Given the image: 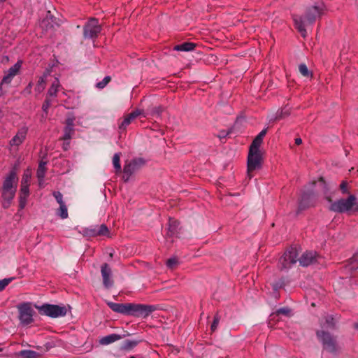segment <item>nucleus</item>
Instances as JSON below:
<instances>
[{
  "instance_id": "nucleus-1",
  "label": "nucleus",
  "mask_w": 358,
  "mask_h": 358,
  "mask_svg": "<svg viewBox=\"0 0 358 358\" xmlns=\"http://www.w3.org/2000/svg\"><path fill=\"white\" fill-rule=\"evenodd\" d=\"M324 4L319 2L308 7L303 15L293 16L295 27L303 37L306 36L307 29L324 14Z\"/></svg>"
},
{
  "instance_id": "nucleus-2",
  "label": "nucleus",
  "mask_w": 358,
  "mask_h": 358,
  "mask_svg": "<svg viewBox=\"0 0 358 358\" xmlns=\"http://www.w3.org/2000/svg\"><path fill=\"white\" fill-rule=\"evenodd\" d=\"M107 304L113 311L124 315H147L151 311L150 308L143 305L113 302H107Z\"/></svg>"
},
{
  "instance_id": "nucleus-3",
  "label": "nucleus",
  "mask_w": 358,
  "mask_h": 358,
  "mask_svg": "<svg viewBox=\"0 0 358 358\" xmlns=\"http://www.w3.org/2000/svg\"><path fill=\"white\" fill-rule=\"evenodd\" d=\"M17 184V177L15 171H11L6 178L2 189V196L3 199V206L5 208L9 207L11 201L13 199L16 187Z\"/></svg>"
},
{
  "instance_id": "nucleus-4",
  "label": "nucleus",
  "mask_w": 358,
  "mask_h": 358,
  "mask_svg": "<svg viewBox=\"0 0 358 358\" xmlns=\"http://www.w3.org/2000/svg\"><path fill=\"white\" fill-rule=\"evenodd\" d=\"M260 148L250 145L248 156L247 173L249 178H252V172L262 168L263 157Z\"/></svg>"
},
{
  "instance_id": "nucleus-5",
  "label": "nucleus",
  "mask_w": 358,
  "mask_h": 358,
  "mask_svg": "<svg viewBox=\"0 0 358 358\" xmlns=\"http://www.w3.org/2000/svg\"><path fill=\"white\" fill-rule=\"evenodd\" d=\"M329 208L336 213L358 211V199L350 194L347 199H341L333 202Z\"/></svg>"
},
{
  "instance_id": "nucleus-6",
  "label": "nucleus",
  "mask_w": 358,
  "mask_h": 358,
  "mask_svg": "<svg viewBox=\"0 0 358 358\" xmlns=\"http://www.w3.org/2000/svg\"><path fill=\"white\" fill-rule=\"evenodd\" d=\"M42 314L51 317H63L67 313V308L64 306L45 304L37 306Z\"/></svg>"
},
{
  "instance_id": "nucleus-7",
  "label": "nucleus",
  "mask_w": 358,
  "mask_h": 358,
  "mask_svg": "<svg viewBox=\"0 0 358 358\" xmlns=\"http://www.w3.org/2000/svg\"><path fill=\"white\" fill-rule=\"evenodd\" d=\"M298 255V251L296 248H292L287 250L279 259V268L281 270L289 268L292 265L296 263Z\"/></svg>"
},
{
  "instance_id": "nucleus-8",
  "label": "nucleus",
  "mask_w": 358,
  "mask_h": 358,
  "mask_svg": "<svg viewBox=\"0 0 358 358\" xmlns=\"http://www.w3.org/2000/svg\"><path fill=\"white\" fill-rule=\"evenodd\" d=\"M317 336L322 342L325 350L329 352H335L337 350L335 339L325 331H318Z\"/></svg>"
},
{
  "instance_id": "nucleus-9",
  "label": "nucleus",
  "mask_w": 358,
  "mask_h": 358,
  "mask_svg": "<svg viewBox=\"0 0 358 358\" xmlns=\"http://www.w3.org/2000/svg\"><path fill=\"white\" fill-rule=\"evenodd\" d=\"M101 31V26L96 19H91L84 27V36L85 38L96 37Z\"/></svg>"
},
{
  "instance_id": "nucleus-10",
  "label": "nucleus",
  "mask_w": 358,
  "mask_h": 358,
  "mask_svg": "<svg viewBox=\"0 0 358 358\" xmlns=\"http://www.w3.org/2000/svg\"><path fill=\"white\" fill-rule=\"evenodd\" d=\"M20 320L22 323L28 324L32 322L33 310L28 303H24L19 307Z\"/></svg>"
},
{
  "instance_id": "nucleus-11",
  "label": "nucleus",
  "mask_w": 358,
  "mask_h": 358,
  "mask_svg": "<svg viewBox=\"0 0 358 358\" xmlns=\"http://www.w3.org/2000/svg\"><path fill=\"white\" fill-rule=\"evenodd\" d=\"M27 131L28 129L26 127L20 128L10 140V145L11 147H17L21 145L26 138Z\"/></svg>"
},
{
  "instance_id": "nucleus-12",
  "label": "nucleus",
  "mask_w": 358,
  "mask_h": 358,
  "mask_svg": "<svg viewBox=\"0 0 358 358\" xmlns=\"http://www.w3.org/2000/svg\"><path fill=\"white\" fill-rule=\"evenodd\" d=\"M144 163V160L141 158L134 159L132 162L124 166V174L131 175L132 173L138 169L141 166H143Z\"/></svg>"
},
{
  "instance_id": "nucleus-13",
  "label": "nucleus",
  "mask_w": 358,
  "mask_h": 358,
  "mask_svg": "<svg viewBox=\"0 0 358 358\" xmlns=\"http://www.w3.org/2000/svg\"><path fill=\"white\" fill-rule=\"evenodd\" d=\"M101 271L104 286L106 287H111L113 285L112 272L108 264H104L102 265Z\"/></svg>"
},
{
  "instance_id": "nucleus-14",
  "label": "nucleus",
  "mask_w": 358,
  "mask_h": 358,
  "mask_svg": "<svg viewBox=\"0 0 358 358\" xmlns=\"http://www.w3.org/2000/svg\"><path fill=\"white\" fill-rule=\"evenodd\" d=\"M21 64L22 62L19 61L14 66L10 67L6 73V75L3 76L2 83H10L13 77L18 73L21 67Z\"/></svg>"
},
{
  "instance_id": "nucleus-15",
  "label": "nucleus",
  "mask_w": 358,
  "mask_h": 358,
  "mask_svg": "<svg viewBox=\"0 0 358 358\" xmlns=\"http://www.w3.org/2000/svg\"><path fill=\"white\" fill-rule=\"evenodd\" d=\"M142 112L139 110H134L130 114L127 115L124 120L119 124V129L120 130H125L127 126L139 115H142Z\"/></svg>"
},
{
  "instance_id": "nucleus-16",
  "label": "nucleus",
  "mask_w": 358,
  "mask_h": 358,
  "mask_svg": "<svg viewBox=\"0 0 358 358\" xmlns=\"http://www.w3.org/2000/svg\"><path fill=\"white\" fill-rule=\"evenodd\" d=\"M316 253L313 251L306 252L299 259V263L303 266H307L314 262L317 261Z\"/></svg>"
},
{
  "instance_id": "nucleus-17",
  "label": "nucleus",
  "mask_w": 358,
  "mask_h": 358,
  "mask_svg": "<svg viewBox=\"0 0 358 358\" xmlns=\"http://www.w3.org/2000/svg\"><path fill=\"white\" fill-rule=\"evenodd\" d=\"M122 338V336H120L119 334H110V335L106 336L100 338L99 343L102 345H107L111 344L115 341H117Z\"/></svg>"
},
{
  "instance_id": "nucleus-18",
  "label": "nucleus",
  "mask_w": 358,
  "mask_h": 358,
  "mask_svg": "<svg viewBox=\"0 0 358 358\" xmlns=\"http://www.w3.org/2000/svg\"><path fill=\"white\" fill-rule=\"evenodd\" d=\"M18 358H38L40 355L33 350H22L16 354Z\"/></svg>"
},
{
  "instance_id": "nucleus-19",
  "label": "nucleus",
  "mask_w": 358,
  "mask_h": 358,
  "mask_svg": "<svg viewBox=\"0 0 358 358\" xmlns=\"http://www.w3.org/2000/svg\"><path fill=\"white\" fill-rule=\"evenodd\" d=\"M48 74H49L48 72L45 73L41 77L39 78L37 85L35 88V90L38 93H41L44 90V89L45 87V80H46V78H47Z\"/></svg>"
},
{
  "instance_id": "nucleus-20",
  "label": "nucleus",
  "mask_w": 358,
  "mask_h": 358,
  "mask_svg": "<svg viewBox=\"0 0 358 358\" xmlns=\"http://www.w3.org/2000/svg\"><path fill=\"white\" fill-rule=\"evenodd\" d=\"M195 44L192 43H184L174 47L175 50L178 51H191L194 50Z\"/></svg>"
},
{
  "instance_id": "nucleus-21",
  "label": "nucleus",
  "mask_w": 358,
  "mask_h": 358,
  "mask_svg": "<svg viewBox=\"0 0 358 358\" xmlns=\"http://www.w3.org/2000/svg\"><path fill=\"white\" fill-rule=\"evenodd\" d=\"M266 134V129H263L253 140L251 145H252L253 147L260 148L263 141V138L264 137Z\"/></svg>"
},
{
  "instance_id": "nucleus-22",
  "label": "nucleus",
  "mask_w": 358,
  "mask_h": 358,
  "mask_svg": "<svg viewBox=\"0 0 358 358\" xmlns=\"http://www.w3.org/2000/svg\"><path fill=\"white\" fill-rule=\"evenodd\" d=\"M45 164L46 162H41L39 164L38 170H37V177L38 178L39 184L41 185L42 181L43 180V178L45 176Z\"/></svg>"
},
{
  "instance_id": "nucleus-23",
  "label": "nucleus",
  "mask_w": 358,
  "mask_h": 358,
  "mask_svg": "<svg viewBox=\"0 0 358 358\" xmlns=\"http://www.w3.org/2000/svg\"><path fill=\"white\" fill-rule=\"evenodd\" d=\"M83 236L87 237H94L97 236V226L84 229L82 231Z\"/></svg>"
},
{
  "instance_id": "nucleus-24",
  "label": "nucleus",
  "mask_w": 358,
  "mask_h": 358,
  "mask_svg": "<svg viewBox=\"0 0 358 358\" xmlns=\"http://www.w3.org/2000/svg\"><path fill=\"white\" fill-rule=\"evenodd\" d=\"M59 87V82L57 78H55V80L53 81V83H52L50 88L48 90V94L50 96L56 95Z\"/></svg>"
},
{
  "instance_id": "nucleus-25",
  "label": "nucleus",
  "mask_w": 358,
  "mask_h": 358,
  "mask_svg": "<svg viewBox=\"0 0 358 358\" xmlns=\"http://www.w3.org/2000/svg\"><path fill=\"white\" fill-rule=\"evenodd\" d=\"M73 132H74V130H73V127H65L62 139L64 141L70 140L73 134Z\"/></svg>"
},
{
  "instance_id": "nucleus-26",
  "label": "nucleus",
  "mask_w": 358,
  "mask_h": 358,
  "mask_svg": "<svg viewBox=\"0 0 358 358\" xmlns=\"http://www.w3.org/2000/svg\"><path fill=\"white\" fill-rule=\"evenodd\" d=\"M113 164L117 171H120L121 169L120 153H116L114 155L113 157Z\"/></svg>"
},
{
  "instance_id": "nucleus-27",
  "label": "nucleus",
  "mask_w": 358,
  "mask_h": 358,
  "mask_svg": "<svg viewBox=\"0 0 358 358\" xmlns=\"http://www.w3.org/2000/svg\"><path fill=\"white\" fill-rule=\"evenodd\" d=\"M31 177V171L28 169L26 170L24 172V174L22 176L21 184L29 185Z\"/></svg>"
},
{
  "instance_id": "nucleus-28",
  "label": "nucleus",
  "mask_w": 358,
  "mask_h": 358,
  "mask_svg": "<svg viewBox=\"0 0 358 358\" xmlns=\"http://www.w3.org/2000/svg\"><path fill=\"white\" fill-rule=\"evenodd\" d=\"M299 70L300 73L302 76H303L304 77L308 78V77L311 76V73L308 71L306 64H300L299 66Z\"/></svg>"
},
{
  "instance_id": "nucleus-29",
  "label": "nucleus",
  "mask_w": 358,
  "mask_h": 358,
  "mask_svg": "<svg viewBox=\"0 0 358 358\" xmlns=\"http://www.w3.org/2000/svg\"><path fill=\"white\" fill-rule=\"evenodd\" d=\"M59 215L62 219L68 217L67 208L64 203L59 205Z\"/></svg>"
},
{
  "instance_id": "nucleus-30",
  "label": "nucleus",
  "mask_w": 358,
  "mask_h": 358,
  "mask_svg": "<svg viewBox=\"0 0 358 358\" xmlns=\"http://www.w3.org/2000/svg\"><path fill=\"white\" fill-rule=\"evenodd\" d=\"M108 233L107 227L104 224L97 226V236H106Z\"/></svg>"
},
{
  "instance_id": "nucleus-31",
  "label": "nucleus",
  "mask_w": 358,
  "mask_h": 358,
  "mask_svg": "<svg viewBox=\"0 0 358 358\" xmlns=\"http://www.w3.org/2000/svg\"><path fill=\"white\" fill-rule=\"evenodd\" d=\"M29 185L21 184L20 195H23L24 196L27 197L29 196Z\"/></svg>"
},
{
  "instance_id": "nucleus-32",
  "label": "nucleus",
  "mask_w": 358,
  "mask_h": 358,
  "mask_svg": "<svg viewBox=\"0 0 358 358\" xmlns=\"http://www.w3.org/2000/svg\"><path fill=\"white\" fill-rule=\"evenodd\" d=\"M178 264V261L176 258H170L166 262V265L169 268H173Z\"/></svg>"
},
{
  "instance_id": "nucleus-33",
  "label": "nucleus",
  "mask_w": 358,
  "mask_h": 358,
  "mask_svg": "<svg viewBox=\"0 0 358 358\" xmlns=\"http://www.w3.org/2000/svg\"><path fill=\"white\" fill-rule=\"evenodd\" d=\"M110 80V78L109 76L105 77L102 81L96 84V87L100 89L103 88L109 83Z\"/></svg>"
},
{
  "instance_id": "nucleus-34",
  "label": "nucleus",
  "mask_w": 358,
  "mask_h": 358,
  "mask_svg": "<svg viewBox=\"0 0 358 358\" xmlns=\"http://www.w3.org/2000/svg\"><path fill=\"white\" fill-rule=\"evenodd\" d=\"M53 195L57 200V201L59 203V205L64 203L62 201V194L59 192H55Z\"/></svg>"
},
{
  "instance_id": "nucleus-35",
  "label": "nucleus",
  "mask_w": 358,
  "mask_h": 358,
  "mask_svg": "<svg viewBox=\"0 0 358 358\" xmlns=\"http://www.w3.org/2000/svg\"><path fill=\"white\" fill-rule=\"evenodd\" d=\"M11 281V279H3L0 280V291L3 290Z\"/></svg>"
},
{
  "instance_id": "nucleus-36",
  "label": "nucleus",
  "mask_w": 358,
  "mask_h": 358,
  "mask_svg": "<svg viewBox=\"0 0 358 358\" xmlns=\"http://www.w3.org/2000/svg\"><path fill=\"white\" fill-rule=\"evenodd\" d=\"M27 196H24L23 195H20V208L21 209L24 208V206H26V203H27Z\"/></svg>"
},
{
  "instance_id": "nucleus-37",
  "label": "nucleus",
  "mask_w": 358,
  "mask_h": 358,
  "mask_svg": "<svg viewBox=\"0 0 358 358\" xmlns=\"http://www.w3.org/2000/svg\"><path fill=\"white\" fill-rule=\"evenodd\" d=\"M289 313H290V310L287 308H280L277 310L278 315L282 314V315H289Z\"/></svg>"
},
{
  "instance_id": "nucleus-38",
  "label": "nucleus",
  "mask_w": 358,
  "mask_h": 358,
  "mask_svg": "<svg viewBox=\"0 0 358 358\" xmlns=\"http://www.w3.org/2000/svg\"><path fill=\"white\" fill-rule=\"evenodd\" d=\"M341 189L343 194H348L349 192L348 188V183L345 181L342 182V183L340 185Z\"/></svg>"
},
{
  "instance_id": "nucleus-39",
  "label": "nucleus",
  "mask_w": 358,
  "mask_h": 358,
  "mask_svg": "<svg viewBox=\"0 0 358 358\" xmlns=\"http://www.w3.org/2000/svg\"><path fill=\"white\" fill-rule=\"evenodd\" d=\"M219 320H219L218 317H215L214 318L213 322V324H212V325H211V330H212L213 331H214L217 329V325H218V324H219Z\"/></svg>"
},
{
  "instance_id": "nucleus-40",
  "label": "nucleus",
  "mask_w": 358,
  "mask_h": 358,
  "mask_svg": "<svg viewBox=\"0 0 358 358\" xmlns=\"http://www.w3.org/2000/svg\"><path fill=\"white\" fill-rule=\"evenodd\" d=\"M73 122H74V118H73V117L68 118L66 120V127L73 128Z\"/></svg>"
},
{
  "instance_id": "nucleus-41",
  "label": "nucleus",
  "mask_w": 358,
  "mask_h": 358,
  "mask_svg": "<svg viewBox=\"0 0 358 358\" xmlns=\"http://www.w3.org/2000/svg\"><path fill=\"white\" fill-rule=\"evenodd\" d=\"M308 197V195L306 194H304L301 196V201H300V203H299V206L301 208H305L307 205H306L304 203V201L306 199V198Z\"/></svg>"
},
{
  "instance_id": "nucleus-42",
  "label": "nucleus",
  "mask_w": 358,
  "mask_h": 358,
  "mask_svg": "<svg viewBox=\"0 0 358 358\" xmlns=\"http://www.w3.org/2000/svg\"><path fill=\"white\" fill-rule=\"evenodd\" d=\"M50 106V102L48 100H46L45 103L43 104L42 109L43 111L47 112L48 109Z\"/></svg>"
},
{
  "instance_id": "nucleus-43",
  "label": "nucleus",
  "mask_w": 358,
  "mask_h": 358,
  "mask_svg": "<svg viewBox=\"0 0 358 358\" xmlns=\"http://www.w3.org/2000/svg\"><path fill=\"white\" fill-rule=\"evenodd\" d=\"M289 114V110L287 108H285L282 110L280 115H279L280 117H282L283 116L288 115Z\"/></svg>"
},
{
  "instance_id": "nucleus-44",
  "label": "nucleus",
  "mask_w": 358,
  "mask_h": 358,
  "mask_svg": "<svg viewBox=\"0 0 358 358\" xmlns=\"http://www.w3.org/2000/svg\"><path fill=\"white\" fill-rule=\"evenodd\" d=\"M332 321H333V317H328V318L327 319V322L328 323V324H327L328 327H331L333 325V323H331Z\"/></svg>"
},
{
  "instance_id": "nucleus-45",
  "label": "nucleus",
  "mask_w": 358,
  "mask_h": 358,
  "mask_svg": "<svg viewBox=\"0 0 358 358\" xmlns=\"http://www.w3.org/2000/svg\"><path fill=\"white\" fill-rule=\"evenodd\" d=\"M162 111V109L160 107L156 108L155 110L153 111V113H157L159 114Z\"/></svg>"
},
{
  "instance_id": "nucleus-46",
  "label": "nucleus",
  "mask_w": 358,
  "mask_h": 358,
  "mask_svg": "<svg viewBox=\"0 0 358 358\" xmlns=\"http://www.w3.org/2000/svg\"><path fill=\"white\" fill-rule=\"evenodd\" d=\"M295 143L296 145H300L302 143V140L299 138L295 139Z\"/></svg>"
},
{
  "instance_id": "nucleus-47",
  "label": "nucleus",
  "mask_w": 358,
  "mask_h": 358,
  "mask_svg": "<svg viewBox=\"0 0 358 358\" xmlns=\"http://www.w3.org/2000/svg\"><path fill=\"white\" fill-rule=\"evenodd\" d=\"M68 145H69V143H66V145H64V149H66Z\"/></svg>"
},
{
  "instance_id": "nucleus-48",
  "label": "nucleus",
  "mask_w": 358,
  "mask_h": 358,
  "mask_svg": "<svg viewBox=\"0 0 358 358\" xmlns=\"http://www.w3.org/2000/svg\"><path fill=\"white\" fill-rule=\"evenodd\" d=\"M130 358H136V357H133V356H132V357H131Z\"/></svg>"
},
{
  "instance_id": "nucleus-49",
  "label": "nucleus",
  "mask_w": 358,
  "mask_h": 358,
  "mask_svg": "<svg viewBox=\"0 0 358 358\" xmlns=\"http://www.w3.org/2000/svg\"><path fill=\"white\" fill-rule=\"evenodd\" d=\"M357 327H358V326H357Z\"/></svg>"
}]
</instances>
